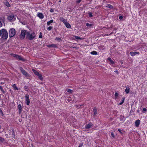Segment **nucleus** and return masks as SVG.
<instances>
[{"label": "nucleus", "mask_w": 147, "mask_h": 147, "mask_svg": "<svg viewBox=\"0 0 147 147\" xmlns=\"http://www.w3.org/2000/svg\"><path fill=\"white\" fill-rule=\"evenodd\" d=\"M36 36L35 33L33 32H27L26 38L29 40L33 39Z\"/></svg>", "instance_id": "1"}, {"label": "nucleus", "mask_w": 147, "mask_h": 147, "mask_svg": "<svg viewBox=\"0 0 147 147\" xmlns=\"http://www.w3.org/2000/svg\"><path fill=\"white\" fill-rule=\"evenodd\" d=\"M2 38L4 39H7L8 38V33L7 31L5 29H3L2 30Z\"/></svg>", "instance_id": "2"}, {"label": "nucleus", "mask_w": 147, "mask_h": 147, "mask_svg": "<svg viewBox=\"0 0 147 147\" xmlns=\"http://www.w3.org/2000/svg\"><path fill=\"white\" fill-rule=\"evenodd\" d=\"M9 36L10 37H13L16 34V30L15 29L11 28L9 29Z\"/></svg>", "instance_id": "3"}, {"label": "nucleus", "mask_w": 147, "mask_h": 147, "mask_svg": "<svg viewBox=\"0 0 147 147\" xmlns=\"http://www.w3.org/2000/svg\"><path fill=\"white\" fill-rule=\"evenodd\" d=\"M28 31L27 30H22L21 31L20 38L22 39H23L25 37V35H27Z\"/></svg>", "instance_id": "4"}, {"label": "nucleus", "mask_w": 147, "mask_h": 147, "mask_svg": "<svg viewBox=\"0 0 147 147\" xmlns=\"http://www.w3.org/2000/svg\"><path fill=\"white\" fill-rule=\"evenodd\" d=\"M25 102L27 105H29L30 103V99L29 95L28 94H26L25 97Z\"/></svg>", "instance_id": "5"}, {"label": "nucleus", "mask_w": 147, "mask_h": 147, "mask_svg": "<svg viewBox=\"0 0 147 147\" xmlns=\"http://www.w3.org/2000/svg\"><path fill=\"white\" fill-rule=\"evenodd\" d=\"M20 69L22 74L24 75L26 77L28 78L29 77V75L28 74V73L25 71L22 67H20Z\"/></svg>", "instance_id": "6"}, {"label": "nucleus", "mask_w": 147, "mask_h": 147, "mask_svg": "<svg viewBox=\"0 0 147 147\" xmlns=\"http://www.w3.org/2000/svg\"><path fill=\"white\" fill-rule=\"evenodd\" d=\"M7 19L9 21H13L16 19V18L13 14H11L7 16Z\"/></svg>", "instance_id": "7"}, {"label": "nucleus", "mask_w": 147, "mask_h": 147, "mask_svg": "<svg viewBox=\"0 0 147 147\" xmlns=\"http://www.w3.org/2000/svg\"><path fill=\"white\" fill-rule=\"evenodd\" d=\"M11 55L14 57H16L17 59L22 61H24V59L20 56L15 54H11Z\"/></svg>", "instance_id": "8"}, {"label": "nucleus", "mask_w": 147, "mask_h": 147, "mask_svg": "<svg viewBox=\"0 0 147 147\" xmlns=\"http://www.w3.org/2000/svg\"><path fill=\"white\" fill-rule=\"evenodd\" d=\"M107 61L109 62V63L112 66L114 64V62L110 57H109L107 59Z\"/></svg>", "instance_id": "9"}, {"label": "nucleus", "mask_w": 147, "mask_h": 147, "mask_svg": "<svg viewBox=\"0 0 147 147\" xmlns=\"http://www.w3.org/2000/svg\"><path fill=\"white\" fill-rule=\"evenodd\" d=\"M140 53L138 52H130V54L131 56H133L136 55H139Z\"/></svg>", "instance_id": "10"}, {"label": "nucleus", "mask_w": 147, "mask_h": 147, "mask_svg": "<svg viewBox=\"0 0 147 147\" xmlns=\"http://www.w3.org/2000/svg\"><path fill=\"white\" fill-rule=\"evenodd\" d=\"M92 125V123H90L85 126V128L86 129H88L90 128L91 127Z\"/></svg>", "instance_id": "11"}, {"label": "nucleus", "mask_w": 147, "mask_h": 147, "mask_svg": "<svg viewBox=\"0 0 147 147\" xmlns=\"http://www.w3.org/2000/svg\"><path fill=\"white\" fill-rule=\"evenodd\" d=\"M19 110V113H20L22 112V106L20 104H19L18 106Z\"/></svg>", "instance_id": "12"}, {"label": "nucleus", "mask_w": 147, "mask_h": 147, "mask_svg": "<svg viewBox=\"0 0 147 147\" xmlns=\"http://www.w3.org/2000/svg\"><path fill=\"white\" fill-rule=\"evenodd\" d=\"M64 24L66 27L67 28H71V26L70 24L67 22L66 21V22Z\"/></svg>", "instance_id": "13"}, {"label": "nucleus", "mask_w": 147, "mask_h": 147, "mask_svg": "<svg viewBox=\"0 0 147 147\" xmlns=\"http://www.w3.org/2000/svg\"><path fill=\"white\" fill-rule=\"evenodd\" d=\"M140 121L139 120V119H138L136 121H135V125L136 127H138L140 124Z\"/></svg>", "instance_id": "14"}, {"label": "nucleus", "mask_w": 147, "mask_h": 147, "mask_svg": "<svg viewBox=\"0 0 147 147\" xmlns=\"http://www.w3.org/2000/svg\"><path fill=\"white\" fill-rule=\"evenodd\" d=\"M38 16L40 19H42L44 18V16L41 13H38Z\"/></svg>", "instance_id": "15"}, {"label": "nucleus", "mask_w": 147, "mask_h": 147, "mask_svg": "<svg viewBox=\"0 0 147 147\" xmlns=\"http://www.w3.org/2000/svg\"><path fill=\"white\" fill-rule=\"evenodd\" d=\"M130 88L129 87L127 86L126 89L125 90V92L126 94H128L129 92Z\"/></svg>", "instance_id": "16"}, {"label": "nucleus", "mask_w": 147, "mask_h": 147, "mask_svg": "<svg viewBox=\"0 0 147 147\" xmlns=\"http://www.w3.org/2000/svg\"><path fill=\"white\" fill-rule=\"evenodd\" d=\"M12 87H13L14 90H19L20 88H17L15 84H13L12 85Z\"/></svg>", "instance_id": "17"}, {"label": "nucleus", "mask_w": 147, "mask_h": 147, "mask_svg": "<svg viewBox=\"0 0 147 147\" xmlns=\"http://www.w3.org/2000/svg\"><path fill=\"white\" fill-rule=\"evenodd\" d=\"M60 20L61 21L63 22L64 24H65L67 21L66 20L64 19L63 18H61L60 19Z\"/></svg>", "instance_id": "18"}, {"label": "nucleus", "mask_w": 147, "mask_h": 147, "mask_svg": "<svg viewBox=\"0 0 147 147\" xmlns=\"http://www.w3.org/2000/svg\"><path fill=\"white\" fill-rule=\"evenodd\" d=\"M32 71H33L34 74L38 76L39 74V73L37 71H36V70H35L34 69H33Z\"/></svg>", "instance_id": "19"}, {"label": "nucleus", "mask_w": 147, "mask_h": 147, "mask_svg": "<svg viewBox=\"0 0 147 147\" xmlns=\"http://www.w3.org/2000/svg\"><path fill=\"white\" fill-rule=\"evenodd\" d=\"M70 98L69 97H68V100H69V101H68L69 102L71 103L72 102H76V101L74 100V99H71V100Z\"/></svg>", "instance_id": "20"}, {"label": "nucleus", "mask_w": 147, "mask_h": 147, "mask_svg": "<svg viewBox=\"0 0 147 147\" xmlns=\"http://www.w3.org/2000/svg\"><path fill=\"white\" fill-rule=\"evenodd\" d=\"M106 7H107L110 8L111 9H113V6L109 4H107L106 5Z\"/></svg>", "instance_id": "21"}, {"label": "nucleus", "mask_w": 147, "mask_h": 147, "mask_svg": "<svg viewBox=\"0 0 147 147\" xmlns=\"http://www.w3.org/2000/svg\"><path fill=\"white\" fill-rule=\"evenodd\" d=\"M53 20H51L50 21L47 22V25L49 26L51 24L53 23Z\"/></svg>", "instance_id": "22"}, {"label": "nucleus", "mask_w": 147, "mask_h": 147, "mask_svg": "<svg viewBox=\"0 0 147 147\" xmlns=\"http://www.w3.org/2000/svg\"><path fill=\"white\" fill-rule=\"evenodd\" d=\"M93 112L94 115L95 116L96 115L97 113V110L96 108H94L93 109Z\"/></svg>", "instance_id": "23"}, {"label": "nucleus", "mask_w": 147, "mask_h": 147, "mask_svg": "<svg viewBox=\"0 0 147 147\" xmlns=\"http://www.w3.org/2000/svg\"><path fill=\"white\" fill-rule=\"evenodd\" d=\"M4 3L5 5L9 7L10 6V5L7 1H5Z\"/></svg>", "instance_id": "24"}, {"label": "nucleus", "mask_w": 147, "mask_h": 147, "mask_svg": "<svg viewBox=\"0 0 147 147\" xmlns=\"http://www.w3.org/2000/svg\"><path fill=\"white\" fill-rule=\"evenodd\" d=\"M38 78L40 80H42L43 79V78L42 77V75L41 74H39L38 75Z\"/></svg>", "instance_id": "25"}, {"label": "nucleus", "mask_w": 147, "mask_h": 147, "mask_svg": "<svg viewBox=\"0 0 147 147\" xmlns=\"http://www.w3.org/2000/svg\"><path fill=\"white\" fill-rule=\"evenodd\" d=\"M90 53L92 55H96L97 54V53L96 51H93L91 52Z\"/></svg>", "instance_id": "26"}, {"label": "nucleus", "mask_w": 147, "mask_h": 147, "mask_svg": "<svg viewBox=\"0 0 147 147\" xmlns=\"http://www.w3.org/2000/svg\"><path fill=\"white\" fill-rule=\"evenodd\" d=\"M124 100H125V98H123L122 101L121 102H120L119 104H118V105H122L124 102Z\"/></svg>", "instance_id": "27"}, {"label": "nucleus", "mask_w": 147, "mask_h": 147, "mask_svg": "<svg viewBox=\"0 0 147 147\" xmlns=\"http://www.w3.org/2000/svg\"><path fill=\"white\" fill-rule=\"evenodd\" d=\"M86 25L88 27H90L92 26V25L91 24H89L88 23H86Z\"/></svg>", "instance_id": "28"}, {"label": "nucleus", "mask_w": 147, "mask_h": 147, "mask_svg": "<svg viewBox=\"0 0 147 147\" xmlns=\"http://www.w3.org/2000/svg\"><path fill=\"white\" fill-rule=\"evenodd\" d=\"M118 95H119V94L117 93V92L115 93V98L116 99H117V97L118 96Z\"/></svg>", "instance_id": "29"}, {"label": "nucleus", "mask_w": 147, "mask_h": 147, "mask_svg": "<svg viewBox=\"0 0 147 147\" xmlns=\"http://www.w3.org/2000/svg\"><path fill=\"white\" fill-rule=\"evenodd\" d=\"M0 90H1V91L2 92H3V93H4L5 92L3 90V87L0 86Z\"/></svg>", "instance_id": "30"}, {"label": "nucleus", "mask_w": 147, "mask_h": 147, "mask_svg": "<svg viewBox=\"0 0 147 147\" xmlns=\"http://www.w3.org/2000/svg\"><path fill=\"white\" fill-rule=\"evenodd\" d=\"M4 141V139L1 137H0V142H3Z\"/></svg>", "instance_id": "31"}, {"label": "nucleus", "mask_w": 147, "mask_h": 147, "mask_svg": "<svg viewBox=\"0 0 147 147\" xmlns=\"http://www.w3.org/2000/svg\"><path fill=\"white\" fill-rule=\"evenodd\" d=\"M67 91L69 93H71L72 92V90L69 89H68L67 90Z\"/></svg>", "instance_id": "32"}, {"label": "nucleus", "mask_w": 147, "mask_h": 147, "mask_svg": "<svg viewBox=\"0 0 147 147\" xmlns=\"http://www.w3.org/2000/svg\"><path fill=\"white\" fill-rule=\"evenodd\" d=\"M52 28H53L52 27L49 26L47 28V30H50L52 29Z\"/></svg>", "instance_id": "33"}, {"label": "nucleus", "mask_w": 147, "mask_h": 147, "mask_svg": "<svg viewBox=\"0 0 147 147\" xmlns=\"http://www.w3.org/2000/svg\"><path fill=\"white\" fill-rule=\"evenodd\" d=\"M75 37L76 39H81V38L80 37H79L78 36H75Z\"/></svg>", "instance_id": "34"}, {"label": "nucleus", "mask_w": 147, "mask_h": 147, "mask_svg": "<svg viewBox=\"0 0 147 147\" xmlns=\"http://www.w3.org/2000/svg\"><path fill=\"white\" fill-rule=\"evenodd\" d=\"M89 16L90 17H92V15L91 12H90L89 13Z\"/></svg>", "instance_id": "35"}, {"label": "nucleus", "mask_w": 147, "mask_h": 147, "mask_svg": "<svg viewBox=\"0 0 147 147\" xmlns=\"http://www.w3.org/2000/svg\"><path fill=\"white\" fill-rule=\"evenodd\" d=\"M0 115L2 116H3V113L2 111H0Z\"/></svg>", "instance_id": "36"}, {"label": "nucleus", "mask_w": 147, "mask_h": 147, "mask_svg": "<svg viewBox=\"0 0 147 147\" xmlns=\"http://www.w3.org/2000/svg\"><path fill=\"white\" fill-rule=\"evenodd\" d=\"M123 18V17L122 16H120L119 17V19L120 20H122Z\"/></svg>", "instance_id": "37"}, {"label": "nucleus", "mask_w": 147, "mask_h": 147, "mask_svg": "<svg viewBox=\"0 0 147 147\" xmlns=\"http://www.w3.org/2000/svg\"><path fill=\"white\" fill-rule=\"evenodd\" d=\"M118 131H119V132H120V133L121 134H123L121 132V129H118Z\"/></svg>", "instance_id": "38"}, {"label": "nucleus", "mask_w": 147, "mask_h": 147, "mask_svg": "<svg viewBox=\"0 0 147 147\" xmlns=\"http://www.w3.org/2000/svg\"><path fill=\"white\" fill-rule=\"evenodd\" d=\"M111 136L113 137H114V133L113 132H111Z\"/></svg>", "instance_id": "39"}, {"label": "nucleus", "mask_w": 147, "mask_h": 147, "mask_svg": "<svg viewBox=\"0 0 147 147\" xmlns=\"http://www.w3.org/2000/svg\"><path fill=\"white\" fill-rule=\"evenodd\" d=\"M55 40H61V39L60 38H55Z\"/></svg>", "instance_id": "40"}, {"label": "nucleus", "mask_w": 147, "mask_h": 147, "mask_svg": "<svg viewBox=\"0 0 147 147\" xmlns=\"http://www.w3.org/2000/svg\"><path fill=\"white\" fill-rule=\"evenodd\" d=\"M114 72L116 73L117 74H119V71L118 70H115L114 71Z\"/></svg>", "instance_id": "41"}, {"label": "nucleus", "mask_w": 147, "mask_h": 147, "mask_svg": "<svg viewBox=\"0 0 147 147\" xmlns=\"http://www.w3.org/2000/svg\"><path fill=\"white\" fill-rule=\"evenodd\" d=\"M143 111L144 112L146 111L147 110L145 108H144L143 109Z\"/></svg>", "instance_id": "42"}, {"label": "nucleus", "mask_w": 147, "mask_h": 147, "mask_svg": "<svg viewBox=\"0 0 147 147\" xmlns=\"http://www.w3.org/2000/svg\"><path fill=\"white\" fill-rule=\"evenodd\" d=\"M81 1V0H78L76 2L78 3H80Z\"/></svg>", "instance_id": "43"}, {"label": "nucleus", "mask_w": 147, "mask_h": 147, "mask_svg": "<svg viewBox=\"0 0 147 147\" xmlns=\"http://www.w3.org/2000/svg\"><path fill=\"white\" fill-rule=\"evenodd\" d=\"M2 26V24L0 21V27H1Z\"/></svg>", "instance_id": "44"}, {"label": "nucleus", "mask_w": 147, "mask_h": 147, "mask_svg": "<svg viewBox=\"0 0 147 147\" xmlns=\"http://www.w3.org/2000/svg\"><path fill=\"white\" fill-rule=\"evenodd\" d=\"M83 145V144H80L79 146L78 147H81Z\"/></svg>", "instance_id": "45"}, {"label": "nucleus", "mask_w": 147, "mask_h": 147, "mask_svg": "<svg viewBox=\"0 0 147 147\" xmlns=\"http://www.w3.org/2000/svg\"><path fill=\"white\" fill-rule=\"evenodd\" d=\"M50 11L51 12H53L54 11L53 9H51L50 10Z\"/></svg>", "instance_id": "46"}, {"label": "nucleus", "mask_w": 147, "mask_h": 147, "mask_svg": "<svg viewBox=\"0 0 147 147\" xmlns=\"http://www.w3.org/2000/svg\"><path fill=\"white\" fill-rule=\"evenodd\" d=\"M39 38H42V35L40 34L39 36Z\"/></svg>", "instance_id": "47"}, {"label": "nucleus", "mask_w": 147, "mask_h": 147, "mask_svg": "<svg viewBox=\"0 0 147 147\" xmlns=\"http://www.w3.org/2000/svg\"><path fill=\"white\" fill-rule=\"evenodd\" d=\"M59 2H61V1L60 0Z\"/></svg>", "instance_id": "48"}, {"label": "nucleus", "mask_w": 147, "mask_h": 147, "mask_svg": "<svg viewBox=\"0 0 147 147\" xmlns=\"http://www.w3.org/2000/svg\"><path fill=\"white\" fill-rule=\"evenodd\" d=\"M1 128V127H0V129Z\"/></svg>", "instance_id": "49"}]
</instances>
